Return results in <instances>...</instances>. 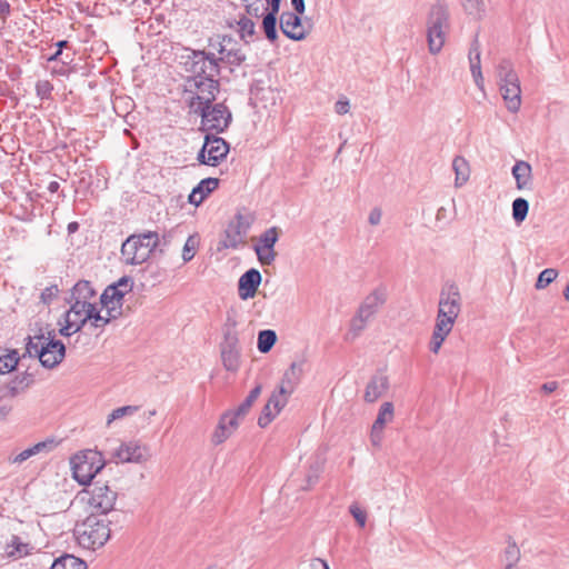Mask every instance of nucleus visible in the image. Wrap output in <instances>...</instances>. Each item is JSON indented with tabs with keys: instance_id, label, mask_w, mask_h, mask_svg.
Instances as JSON below:
<instances>
[{
	"instance_id": "38",
	"label": "nucleus",
	"mask_w": 569,
	"mask_h": 569,
	"mask_svg": "<svg viewBox=\"0 0 569 569\" xmlns=\"http://www.w3.org/2000/svg\"><path fill=\"white\" fill-rule=\"evenodd\" d=\"M260 393H261V386L258 385L249 392V395L246 397V399L238 406V408L236 409L237 415L244 417L249 412V410L251 409L252 405L258 399Z\"/></svg>"
},
{
	"instance_id": "21",
	"label": "nucleus",
	"mask_w": 569,
	"mask_h": 569,
	"mask_svg": "<svg viewBox=\"0 0 569 569\" xmlns=\"http://www.w3.org/2000/svg\"><path fill=\"white\" fill-rule=\"evenodd\" d=\"M386 302V292L383 289H376L369 293L358 308V312L365 317L372 318L378 309Z\"/></svg>"
},
{
	"instance_id": "14",
	"label": "nucleus",
	"mask_w": 569,
	"mask_h": 569,
	"mask_svg": "<svg viewBox=\"0 0 569 569\" xmlns=\"http://www.w3.org/2000/svg\"><path fill=\"white\" fill-rule=\"evenodd\" d=\"M40 362L44 368L52 369L57 367L66 356V347L60 340H56L54 336L47 338L44 346L40 348Z\"/></svg>"
},
{
	"instance_id": "43",
	"label": "nucleus",
	"mask_w": 569,
	"mask_h": 569,
	"mask_svg": "<svg viewBox=\"0 0 569 569\" xmlns=\"http://www.w3.org/2000/svg\"><path fill=\"white\" fill-rule=\"evenodd\" d=\"M138 406H123L111 411L107 419V426H110L114 420L121 419L126 416H131L137 412Z\"/></svg>"
},
{
	"instance_id": "11",
	"label": "nucleus",
	"mask_w": 569,
	"mask_h": 569,
	"mask_svg": "<svg viewBox=\"0 0 569 569\" xmlns=\"http://www.w3.org/2000/svg\"><path fill=\"white\" fill-rule=\"evenodd\" d=\"M252 222L253 217L251 214L237 212L233 219L228 223L223 237L218 243V250L237 249L240 244H244Z\"/></svg>"
},
{
	"instance_id": "6",
	"label": "nucleus",
	"mask_w": 569,
	"mask_h": 569,
	"mask_svg": "<svg viewBox=\"0 0 569 569\" xmlns=\"http://www.w3.org/2000/svg\"><path fill=\"white\" fill-rule=\"evenodd\" d=\"M72 475L82 486L91 485L92 479L104 467V460L101 452L96 450H84L77 453L71 459Z\"/></svg>"
},
{
	"instance_id": "20",
	"label": "nucleus",
	"mask_w": 569,
	"mask_h": 569,
	"mask_svg": "<svg viewBox=\"0 0 569 569\" xmlns=\"http://www.w3.org/2000/svg\"><path fill=\"white\" fill-rule=\"evenodd\" d=\"M389 388L388 377L378 373L371 377L365 391V400L367 402H375L377 399L382 397Z\"/></svg>"
},
{
	"instance_id": "49",
	"label": "nucleus",
	"mask_w": 569,
	"mask_h": 569,
	"mask_svg": "<svg viewBox=\"0 0 569 569\" xmlns=\"http://www.w3.org/2000/svg\"><path fill=\"white\" fill-rule=\"evenodd\" d=\"M320 472L321 468L319 465H311L306 476V485L302 487V489L309 490L310 488H312L317 483Z\"/></svg>"
},
{
	"instance_id": "33",
	"label": "nucleus",
	"mask_w": 569,
	"mask_h": 569,
	"mask_svg": "<svg viewBox=\"0 0 569 569\" xmlns=\"http://www.w3.org/2000/svg\"><path fill=\"white\" fill-rule=\"evenodd\" d=\"M237 24L239 27L238 32H239L241 40H243L244 43H247V44L250 43L253 36L256 34L254 22L250 18L243 16L239 19Z\"/></svg>"
},
{
	"instance_id": "50",
	"label": "nucleus",
	"mask_w": 569,
	"mask_h": 569,
	"mask_svg": "<svg viewBox=\"0 0 569 569\" xmlns=\"http://www.w3.org/2000/svg\"><path fill=\"white\" fill-rule=\"evenodd\" d=\"M277 415L278 413H276L272 406H269V403L267 402L262 409L260 417L258 418V425L261 428H266Z\"/></svg>"
},
{
	"instance_id": "36",
	"label": "nucleus",
	"mask_w": 569,
	"mask_h": 569,
	"mask_svg": "<svg viewBox=\"0 0 569 569\" xmlns=\"http://www.w3.org/2000/svg\"><path fill=\"white\" fill-rule=\"evenodd\" d=\"M19 360L20 358L17 350H10L7 355L0 356V375L16 370Z\"/></svg>"
},
{
	"instance_id": "18",
	"label": "nucleus",
	"mask_w": 569,
	"mask_h": 569,
	"mask_svg": "<svg viewBox=\"0 0 569 569\" xmlns=\"http://www.w3.org/2000/svg\"><path fill=\"white\" fill-rule=\"evenodd\" d=\"M114 456L121 462H143L147 460L146 448L137 442L122 443L116 451Z\"/></svg>"
},
{
	"instance_id": "16",
	"label": "nucleus",
	"mask_w": 569,
	"mask_h": 569,
	"mask_svg": "<svg viewBox=\"0 0 569 569\" xmlns=\"http://www.w3.org/2000/svg\"><path fill=\"white\" fill-rule=\"evenodd\" d=\"M241 418H243V416H238L237 410L224 412L220 417L218 426L212 433V443L221 445L224 442L237 430Z\"/></svg>"
},
{
	"instance_id": "56",
	"label": "nucleus",
	"mask_w": 569,
	"mask_h": 569,
	"mask_svg": "<svg viewBox=\"0 0 569 569\" xmlns=\"http://www.w3.org/2000/svg\"><path fill=\"white\" fill-rule=\"evenodd\" d=\"M87 307H88L87 313L84 315V318H87V322L89 320H92L91 326L94 327V325H99V321L101 320L100 310H98V308L94 303H90Z\"/></svg>"
},
{
	"instance_id": "5",
	"label": "nucleus",
	"mask_w": 569,
	"mask_h": 569,
	"mask_svg": "<svg viewBox=\"0 0 569 569\" xmlns=\"http://www.w3.org/2000/svg\"><path fill=\"white\" fill-rule=\"evenodd\" d=\"M500 93L510 112H518L521 107L520 80L509 60H502L498 66Z\"/></svg>"
},
{
	"instance_id": "26",
	"label": "nucleus",
	"mask_w": 569,
	"mask_h": 569,
	"mask_svg": "<svg viewBox=\"0 0 569 569\" xmlns=\"http://www.w3.org/2000/svg\"><path fill=\"white\" fill-rule=\"evenodd\" d=\"M96 296V291L90 281L80 280L71 290L70 301H79L81 305H90V299Z\"/></svg>"
},
{
	"instance_id": "3",
	"label": "nucleus",
	"mask_w": 569,
	"mask_h": 569,
	"mask_svg": "<svg viewBox=\"0 0 569 569\" xmlns=\"http://www.w3.org/2000/svg\"><path fill=\"white\" fill-rule=\"evenodd\" d=\"M160 246L156 231L131 234L121 246V256L126 264L136 266L146 262Z\"/></svg>"
},
{
	"instance_id": "4",
	"label": "nucleus",
	"mask_w": 569,
	"mask_h": 569,
	"mask_svg": "<svg viewBox=\"0 0 569 569\" xmlns=\"http://www.w3.org/2000/svg\"><path fill=\"white\" fill-rule=\"evenodd\" d=\"M111 522V520L107 521L94 513L88 516L76 529L79 545L92 550L104 546L110 539L111 530L109 525Z\"/></svg>"
},
{
	"instance_id": "47",
	"label": "nucleus",
	"mask_w": 569,
	"mask_h": 569,
	"mask_svg": "<svg viewBox=\"0 0 569 569\" xmlns=\"http://www.w3.org/2000/svg\"><path fill=\"white\" fill-rule=\"evenodd\" d=\"M238 343V332L233 329H226L223 335V342L221 343V349L239 350Z\"/></svg>"
},
{
	"instance_id": "53",
	"label": "nucleus",
	"mask_w": 569,
	"mask_h": 569,
	"mask_svg": "<svg viewBox=\"0 0 569 569\" xmlns=\"http://www.w3.org/2000/svg\"><path fill=\"white\" fill-rule=\"evenodd\" d=\"M349 511L352 515V517L355 518V520L357 521V523L359 525V527L363 528L366 526V521H367L366 511L360 509L357 503H352L349 507Z\"/></svg>"
},
{
	"instance_id": "41",
	"label": "nucleus",
	"mask_w": 569,
	"mask_h": 569,
	"mask_svg": "<svg viewBox=\"0 0 569 569\" xmlns=\"http://www.w3.org/2000/svg\"><path fill=\"white\" fill-rule=\"evenodd\" d=\"M27 340H28V342L26 345V352L30 357L36 356L40 360V353H41L40 348H42V346H44L43 341L47 340V338L41 333V335L36 336L34 338L28 337Z\"/></svg>"
},
{
	"instance_id": "40",
	"label": "nucleus",
	"mask_w": 569,
	"mask_h": 569,
	"mask_svg": "<svg viewBox=\"0 0 569 569\" xmlns=\"http://www.w3.org/2000/svg\"><path fill=\"white\" fill-rule=\"evenodd\" d=\"M253 249L261 264L270 266L276 260L277 252L274 248L256 244Z\"/></svg>"
},
{
	"instance_id": "64",
	"label": "nucleus",
	"mask_w": 569,
	"mask_h": 569,
	"mask_svg": "<svg viewBox=\"0 0 569 569\" xmlns=\"http://www.w3.org/2000/svg\"><path fill=\"white\" fill-rule=\"evenodd\" d=\"M246 12L251 17H260L262 14V8L258 4L251 3L246 6Z\"/></svg>"
},
{
	"instance_id": "24",
	"label": "nucleus",
	"mask_w": 569,
	"mask_h": 569,
	"mask_svg": "<svg viewBox=\"0 0 569 569\" xmlns=\"http://www.w3.org/2000/svg\"><path fill=\"white\" fill-rule=\"evenodd\" d=\"M303 368L301 362H292L289 369L284 372L281 380L282 392H293L302 377Z\"/></svg>"
},
{
	"instance_id": "58",
	"label": "nucleus",
	"mask_w": 569,
	"mask_h": 569,
	"mask_svg": "<svg viewBox=\"0 0 569 569\" xmlns=\"http://www.w3.org/2000/svg\"><path fill=\"white\" fill-rule=\"evenodd\" d=\"M111 286H117L118 291L123 292V296H126L127 292L131 291L132 286H133V280L131 277L123 276L116 283H112Z\"/></svg>"
},
{
	"instance_id": "30",
	"label": "nucleus",
	"mask_w": 569,
	"mask_h": 569,
	"mask_svg": "<svg viewBox=\"0 0 569 569\" xmlns=\"http://www.w3.org/2000/svg\"><path fill=\"white\" fill-rule=\"evenodd\" d=\"M71 307L70 309L64 313V318L69 320L70 322H80L79 328L81 329L87 323V318H84V315L87 313L88 305H81L79 301H70Z\"/></svg>"
},
{
	"instance_id": "13",
	"label": "nucleus",
	"mask_w": 569,
	"mask_h": 569,
	"mask_svg": "<svg viewBox=\"0 0 569 569\" xmlns=\"http://www.w3.org/2000/svg\"><path fill=\"white\" fill-rule=\"evenodd\" d=\"M84 492L89 495L88 505L92 513L98 516L107 515L109 511L113 510L117 492L111 490L108 485L96 482L91 490H86Z\"/></svg>"
},
{
	"instance_id": "29",
	"label": "nucleus",
	"mask_w": 569,
	"mask_h": 569,
	"mask_svg": "<svg viewBox=\"0 0 569 569\" xmlns=\"http://www.w3.org/2000/svg\"><path fill=\"white\" fill-rule=\"evenodd\" d=\"M395 416L393 403L390 401H386L381 405L378 416L372 426H375V430L383 431L387 423L391 422Z\"/></svg>"
},
{
	"instance_id": "60",
	"label": "nucleus",
	"mask_w": 569,
	"mask_h": 569,
	"mask_svg": "<svg viewBox=\"0 0 569 569\" xmlns=\"http://www.w3.org/2000/svg\"><path fill=\"white\" fill-rule=\"evenodd\" d=\"M34 455H36L34 451L30 447V448L21 451L13 459H11V462H13V463H22L23 461L28 460L29 458H31Z\"/></svg>"
},
{
	"instance_id": "34",
	"label": "nucleus",
	"mask_w": 569,
	"mask_h": 569,
	"mask_svg": "<svg viewBox=\"0 0 569 569\" xmlns=\"http://www.w3.org/2000/svg\"><path fill=\"white\" fill-rule=\"evenodd\" d=\"M221 360L226 370L236 372L240 366V351L221 349Z\"/></svg>"
},
{
	"instance_id": "39",
	"label": "nucleus",
	"mask_w": 569,
	"mask_h": 569,
	"mask_svg": "<svg viewBox=\"0 0 569 569\" xmlns=\"http://www.w3.org/2000/svg\"><path fill=\"white\" fill-rule=\"evenodd\" d=\"M292 392H282V386H279L277 391H273L270 396L268 403L272 406L276 413H279L281 409L287 405L288 398Z\"/></svg>"
},
{
	"instance_id": "59",
	"label": "nucleus",
	"mask_w": 569,
	"mask_h": 569,
	"mask_svg": "<svg viewBox=\"0 0 569 569\" xmlns=\"http://www.w3.org/2000/svg\"><path fill=\"white\" fill-rule=\"evenodd\" d=\"M64 322H66V323H64V325L60 328V330H59V332H60V335H61V336L70 337L72 333H76V332H78L79 330H81V329L79 328V323H80L79 321H78V322H74V321H73V323H72V322H70L69 320H67V319L64 318Z\"/></svg>"
},
{
	"instance_id": "2",
	"label": "nucleus",
	"mask_w": 569,
	"mask_h": 569,
	"mask_svg": "<svg viewBox=\"0 0 569 569\" xmlns=\"http://www.w3.org/2000/svg\"><path fill=\"white\" fill-rule=\"evenodd\" d=\"M428 50L438 54L443 48L450 31V14L446 3L438 1L428 13L426 21Z\"/></svg>"
},
{
	"instance_id": "45",
	"label": "nucleus",
	"mask_w": 569,
	"mask_h": 569,
	"mask_svg": "<svg viewBox=\"0 0 569 569\" xmlns=\"http://www.w3.org/2000/svg\"><path fill=\"white\" fill-rule=\"evenodd\" d=\"M369 320L370 318L365 317L362 313L357 311L356 316L351 319L350 322V332L353 335V337H358L362 332Z\"/></svg>"
},
{
	"instance_id": "12",
	"label": "nucleus",
	"mask_w": 569,
	"mask_h": 569,
	"mask_svg": "<svg viewBox=\"0 0 569 569\" xmlns=\"http://www.w3.org/2000/svg\"><path fill=\"white\" fill-rule=\"evenodd\" d=\"M219 133H207L202 148L197 154V161L200 164L217 167L228 156L230 151V144Z\"/></svg>"
},
{
	"instance_id": "46",
	"label": "nucleus",
	"mask_w": 569,
	"mask_h": 569,
	"mask_svg": "<svg viewBox=\"0 0 569 569\" xmlns=\"http://www.w3.org/2000/svg\"><path fill=\"white\" fill-rule=\"evenodd\" d=\"M198 247V241L194 236H189L182 250V259L184 262H189L193 259Z\"/></svg>"
},
{
	"instance_id": "25",
	"label": "nucleus",
	"mask_w": 569,
	"mask_h": 569,
	"mask_svg": "<svg viewBox=\"0 0 569 569\" xmlns=\"http://www.w3.org/2000/svg\"><path fill=\"white\" fill-rule=\"evenodd\" d=\"M511 172L516 180L518 190H522L529 187L531 181V166L527 161H516Z\"/></svg>"
},
{
	"instance_id": "44",
	"label": "nucleus",
	"mask_w": 569,
	"mask_h": 569,
	"mask_svg": "<svg viewBox=\"0 0 569 569\" xmlns=\"http://www.w3.org/2000/svg\"><path fill=\"white\" fill-rule=\"evenodd\" d=\"M278 239L279 229L277 227H271L260 236L258 244L274 248V244L278 241Z\"/></svg>"
},
{
	"instance_id": "37",
	"label": "nucleus",
	"mask_w": 569,
	"mask_h": 569,
	"mask_svg": "<svg viewBox=\"0 0 569 569\" xmlns=\"http://www.w3.org/2000/svg\"><path fill=\"white\" fill-rule=\"evenodd\" d=\"M529 202L525 198H517L512 202V218L516 223H521L528 214Z\"/></svg>"
},
{
	"instance_id": "23",
	"label": "nucleus",
	"mask_w": 569,
	"mask_h": 569,
	"mask_svg": "<svg viewBox=\"0 0 569 569\" xmlns=\"http://www.w3.org/2000/svg\"><path fill=\"white\" fill-rule=\"evenodd\" d=\"M32 383L33 376L28 372H21L6 385V396L14 398L26 391Z\"/></svg>"
},
{
	"instance_id": "15",
	"label": "nucleus",
	"mask_w": 569,
	"mask_h": 569,
	"mask_svg": "<svg viewBox=\"0 0 569 569\" xmlns=\"http://www.w3.org/2000/svg\"><path fill=\"white\" fill-rule=\"evenodd\" d=\"M280 29L282 33L295 41H301L307 38L308 30L303 27L300 14L284 11L280 16Z\"/></svg>"
},
{
	"instance_id": "1",
	"label": "nucleus",
	"mask_w": 569,
	"mask_h": 569,
	"mask_svg": "<svg viewBox=\"0 0 569 569\" xmlns=\"http://www.w3.org/2000/svg\"><path fill=\"white\" fill-rule=\"evenodd\" d=\"M460 290L458 284L446 282L440 291L438 315L429 343L430 351L438 353L446 337L452 330L453 323L460 313Z\"/></svg>"
},
{
	"instance_id": "31",
	"label": "nucleus",
	"mask_w": 569,
	"mask_h": 569,
	"mask_svg": "<svg viewBox=\"0 0 569 569\" xmlns=\"http://www.w3.org/2000/svg\"><path fill=\"white\" fill-rule=\"evenodd\" d=\"M465 13L473 21H479L486 13V3L483 0H466Z\"/></svg>"
},
{
	"instance_id": "7",
	"label": "nucleus",
	"mask_w": 569,
	"mask_h": 569,
	"mask_svg": "<svg viewBox=\"0 0 569 569\" xmlns=\"http://www.w3.org/2000/svg\"><path fill=\"white\" fill-rule=\"evenodd\" d=\"M188 54L183 56L182 64L188 77L206 78L218 77L220 73L219 64L213 51L188 49Z\"/></svg>"
},
{
	"instance_id": "35",
	"label": "nucleus",
	"mask_w": 569,
	"mask_h": 569,
	"mask_svg": "<svg viewBox=\"0 0 569 569\" xmlns=\"http://www.w3.org/2000/svg\"><path fill=\"white\" fill-rule=\"evenodd\" d=\"M277 342V333L273 330H261L258 335V350L261 353L269 352Z\"/></svg>"
},
{
	"instance_id": "48",
	"label": "nucleus",
	"mask_w": 569,
	"mask_h": 569,
	"mask_svg": "<svg viewBox=\"0 0 569 569\" xmlns=\"http://www.w3.org/2000/svg\"><path fill=\"white\" fill-rule=\"evenodd\" d=\"M12 547L14 548V550L10 551L9 555L18 557L29 555L30 550L32 549L29 543L21 542L18 536H12Z\"/></svg>"
},
{
	"instance_id": "17",
	"label": "nucleus",
	"mask_w": 569,
	"mask_h": 569,
	"mask_svg": "<svg viewBox=\"0 0 569 569\" xmlns=\"http://www.w3.org/2000/svg\"><path fill=\"white\" fill-rule=\"evenodd\" d=\"M261 273L258 269L247 270L238 281V293L242 300L253 298L261 283Z\"/></svg>"
},
{
	"instance_id": "54",
	"label": "nucleus",
	"mask_w": 569,
	"mask_h": 569,
	"mask_svg": "<svg viewBox=\"0 0 569 569\" xmlns=\"http://www.w3.org/2000/svg\"><path fill=\"white\" fill-rule=\"evenodd\" d=\"M121 315V311L117 310L114 306H112L109 309H106V315H101V320L99 321V325H94L96 328H103L106 325H108L112 319H117L118 316Z\"/></svg>"
},
{
	"instance_id": "57",
	"label": "nucleus",
	"mask_w": 569,
	"mask_h": 569,
	"mask_svg": "<svg viewBox=\"0 0 569 569\" xmlns=\"http://www.w3.org/2000/svg\"><path fill=\"white\" fill-rule=\"evenodd\" d=\"M87 307H88L87 313L84 315V318H87V322L89 320H92L91 326L94 327V325H99V321L101 320L100 310H98V308L94 303H90Z\"/></svg>"
},
{
	"instance_id": "63",
	"label": "nucleus",
	"mask_w": 569,
	"mask_h": 569,
	"mask_svg": "<svg viewBox=\"0 0 569 569\" xmlns=\"http://www.w3.org/2000/svg\"><path fill=\"white\" fill-rule=\"evenodd\" d=\"M350 103L348 100H338L335 104V111L338 114H346L349 112Z\"/></svg>"
},
{
	"instance_id": "55",
	"label": "nucleus",
	"mask_w": 569,
	"mask_h": 569,
	"mask_svg": "<svg viewBox=\"0 0 569 569\" xmlns=\"http://www.w3.org/2000/svg\"><path fill=\"white\" fill-rule=\"evenodd\" d=\"M59 289L57 284L49 286L44 288L40 295V300L44 305H50L51 301L58 296Z\"/></svg>"
},
{
	"instance_id": "61",
	"label": "nucleus",
	"mask_w": 569,
	"mask_h": 569,
	"mask_svg": "<svg viewBox=\"0 0 569 569\" xmlns=\"http://www.w3.org/2000/svg\"><path fill=\"white\" fill-rule=\"evenodd\" d=\"M11 410L12 406L8 403L3 398H0V423L6 421Z\"/></svg>"
},
{
	"instance_id": "8",
	"label": "nucleus",
	"mask_w": 569,
	"mask_h": 569,
	"mask_svg": "<svg viewBox=\"0 0 569 569\" xmlns=\"http://www.w3.org/2000/svg\"><path fill=\"white\" fill-rule=\"evenodd\" d=\"M208 47L216 54V60L219 67L221 63L229 66L231 69L233 67H239L246 61V53L239 47L238 41L231 36H220L211 37L208 40Z\"/></svg>"
},
{
	"instance_id": "27",
	"label": "nucleus",
	"mask_w": 569,
	"mask_h": 569,
	"mask_svg": "<svg viewBox=\"0 0 569 569\" xmlns=\"http://www.w3.org/2000/svg\"><path fill=\"white\" fill-rule=\"evenodd\" d=\"M123 297V292L118 291L117 286H108L100 296V303L104 309L114 306L117 310L121 311Z\"/></svg>"
},
{
	"instance_id": "10",
	"label": "nucleus",
	"mask_w": 569,
	"mask_h": 569,
	"mask_svg": "<svg viewBox=\"0 0 569 569\" xmlns=\"http://www.w3.org/2000/svg\"><path fill=\"white\" fill-rule=\"evenodd\" d=\"M186 92L192 93L189 107L193 111L196 107H201L207 103H212L220 90L219 80L216 77H187L186 78Z\"/></svg>"
},
{
	"instance_id": "51",
	"label": "nucleus",
	"mask_w": 569,
	"mask_h": 569,
	"mask_svg": "<svg viewBox=\"0 0 569 569\" xmlns=\"http://www.w3.org/2000/svg\"><path fill=\"white\" fill-rule=\"evenodd\" d=\"M505 559L506 562L518 563L520 559V550L515 541H509L508 546L506 547Z\"/></svg>"
},
{
	"instance_id": "28",
	"label": "nucleus",
	"mask_w": 569,
	"mask_h": 569,
	"mask_svg": "<svg viewBox=\"0 0 569 569\" xmlns=\"http://www.w3.org/2000/svg\"><path fill=\"white\" fill-rule=\"evenodd\" d=\"M50 569H87V563L73 555L64 553L53 561Z\"/></svg>"
},
{
	"instance_id": "19",
	"label": "nucleus",
	"mask_w": 569,
	"mask_h": 569,
	"mask_svg": "<svg viewBox=\"0 0 569 569\" xmlns=\"http://www.w3.org/2000/svg\"><path fill=\"white\" fill-rule=\"evenodd\" d=\"M219 187L218 178L202 179L191 191L188 201L196 207L200 206L204 199Z\"/></svg>"
},
{
	"instance_id": "52",
	"label": "nucleus",
	"mask_w": 569,
	"mask_h": 569,
	"mask_svg": "<svg viewBox=\"0 0 569 569\" xmlns=\"http://www.w3.org/2000/svg\"><path fill=\"white\" fill-rule=\"evenodd\" d=\"M53 86L49 80H39L36 83L37 96L41 99H48L51 96Z\"/></svg>"
},
{
	"instance_id": "62",
	"label": "nucleus",
	"mask_w": 569,
	"mask_h": 569,
	"mask_svg": "<svg viewBox=\"0 0 569 569\" xmlns=\"http://www.w3.org/2000/svg\"><path fill=\"white\" fill-rule=\"evenodd\" d=\"M382 211L380 208H373L368 217V221L371 226H378L381 221Z\"/></svg>"
},
{
	"instance_id": "9",
	"label": "nucleus",
	"mask_w": 569,
	"mask_h": 569,
	"mask_svg": "<svg viewBox=\"0 0 569 569\" xmlns=\"http://www.w3.org/2000/svg\"><path fill=\"white\" fill-rule=\"evenodd\" d=\"M194 113L201 117V127L204 131L213 133L224 132L232 121V113L229 108L223 103H207L201 107H196Z\"/></svg>"
},
{
	"instance_id": "32",
	"label": "nucleus",
	"mask_w": 569,
	"mask_h": 569,
	"mask_svg": "<svg viewBox=\"0 0 569 569\" xmlns=\"http://www.w3.org/2000/svg\"><path fill=\"white\" fill-rule=\"evenodd\" d=\"M277 14L278 13L268 11V13L263 17L262 20V30L266 34V38L271 43L276 42V40L278 39Z\"/></svg>"
},
{
	"instance_id": "42",
	"label": "nucleus",
	"mask_w": 569,
	"mask_h": 569,
	"mask_svg": "<svg viewBox=\"0 0 569 569\" xmlns=\"http://www.w3.org/2000/svg\"><path fill=\"white\" fill-rule=\"evenodd\" d=\"M557 276H558V271L556 269L548 268V269L542 270L539 273L538 279L536 281V284H535L536 289H538V290L545 289L552 281H555Z\"/></svg>"
},
{
	"instance_id": "22",
	"label": "nucleus",
	"mask_w": 569,
	"mask_h": 569,
	"mask_svg": "<svg viewBox=\"0 0 569 569\" xmlns=\"http://www.w3.org/2000/svg\"><path fill=\"white\" fill-rule=\"evenodd\" d=\"M468 59H469L470 72L472 74L475 83L481 91H483L485 81H483V77H482V72H481L480 49H479V43H478L477 38L475 39V41L472 42V44L469 49Z\"/></svg>"
}]
</instances>
